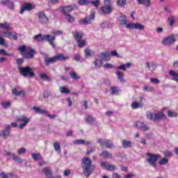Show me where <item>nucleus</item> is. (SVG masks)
<instances>
[{"instance_id":"nucleus-49","label":"nucleus","mask_w":178,"mask_h":178,"mask_svg":"<svg viewBox=\"0 0 178 178\" xmlns=\"http://www.w3.org/2000/svg\"><path fill=\"white\" fill-rule=\"evenodd\" d=\"M43 37H44V35H42L41 34H38L33 37V40H34V41H38V42H40V41H43L42 40Z\"/></svg>"},{"instance_id":"nucleus-11","label":"nucleus","mask_w":178,"mask_h":178,"mask_svg":"<svg viewBox=\"0 0 178 178\" xmlns=\"http://www.w3.org/2000/svg\"><path fill=\"white\" fill-rule=\"evenodd\" d=\"M97 143L100 145L101 147H106V148L112 149L114 147L113 143L108 139L102 140L99 138L97 140Z\"/></svg>"},{"instance_id":"nucleus-47","label":"nucleus","mask_w":178,"mask_h":178,"mask_svg":"<svg viewBox=\"0 0 178 178\" xmlns=\"http://www.w3.org/2000/svg\"><path fill=\"white\" fill-rule=\"evenodd\" d=\"M54 148L58 154H60V145L58 143H54Z\"/></svg>"},{"instance_id":"nucleus-39","label":"nucleus","mask_w":178,"mask_h":178,"mask_svg":"<svg viewBox=\"0 0 178 178\" xmlns=\"http://www.w3.org/2000/svg\"><path fill=\"white\" fill-rule=\"evenodd\" d=\"M85 120L87 123H94V122H95V118L92 115H88L85 118Z\"/></svg>"},{"instance_id":"nucleus-51","label":"nucleus","mask_w":178,"mask_h":178,"mask_svg":"<svg viewBox=\"0 0 178 178\" xmlns=\"http://www.w3.org/2000/svg\"><path fill=\"white\" fill-rule=\"evenodd\" d=\"M116 169V167L112 164L107 165L106 166V170H107L109 172H113Z\"/></svg>"},{"instance_id":"nucleus-33","label":"nucleus","mask_w":178,"mask_h":178,"mask_svg":"<svg viewBox=\"0 0 178 178\" xmlns=\"http://www.w3.org/2000/svg\"><path fill=\"white\" fill-rule=\"evenodd\" d=\"M32 159L33 161H42V156H41V154H31Z\"/></svg>"},{"instance_id":"nucleus-20","label":"nucleus","mask_w":178,"mask_h":178,"mask_svg":"<svg viewBox=\"0 0 178 178\" xmlns=\"http://www.w3.org/2000/svg\"><path fill=\"white\" fill-rule=\"evenodd\" d=\"M73 144H74L75 145H90L91 144V142L82 139H78L74 140Z\"/></svg>"},{"instance_id":"nucleus-34","label":"nucleus","mask_w":178,"mask_h":178,"mask_svg":"<svg viewBox=\"0 0 178 178\" xmlns=\"http://www.w3.org/2000/svg\"><path fill=\"white\" fill-rule=\"evenodd\" d=\"M126 5H127V0H117V6L119 8H124Z\"/></svg>"},{"instance_id":"nucleus-18","label":"nucleus","mask_w":178,"mask_h":178,"mask_svg":"<svg viewBox=\"0 0 178 178\" xmlns=\"http://www.w3.org/2000/svg\"><path fill=\"white\" fill-rule=\"evenodd\" d=\"M1 4L4 5V6H6L8 9H15V4L13 1L10 0H1Z\"/></svg>"},{"instance_id":"nucleus-10","label":"nucleus","mask_w":178,"mask_h":178,"mask_svg":"<svg viewBox=\"0 0 178 178\" xmlns=\"http://www.w3.org/2000/svg\"><path fill=\"white\" fill-rule=\"evenodd\" d=\"M17 122H23L22 124H20L18 127L19 129H24L25 128L27 124H29V122H30V118H26V115H20L17 118Z\"/></svg>"},{"instance_id":"nucleus-35","label":"nucleus","mask_w":178,"mask_h":178,"mask_svg":"<svg viewBox=\"0 0 178 178\" xmlns=\"http://www.w3.org/2000/svg\"><path fill=\"white\" fill-rule=\"evenodd\" d=\"M99 58L103 61L106 60V59L109 58V53H108V51H104L99 55Z\"/></svg>"},{"instance_id":"nucleus-42","label":"nucleus","mask_w":178,"mask_h":178,"mask_svg":"<svg viewBox=\"0 0 178 178\" xmlns=\"http://www.w3.org/2000/svg\"><path fill=\"white\" fill-rule=\"evenodd\" d=\"M1 105L4 109H8V108H10V105H12V104L10 102H2Z\"/></svg>"},{"instance_id":"nucleus-19","label":"nucleus","mask_w":178,"mask_h":178,"mask_svg":"<svg viewBox=\"0 0 178 178\" xmlns=\"http://www.w3.org/2000/svg\"><path fill=\"white\" fill-rule=\"evenodd\" d=\"M118 23L120 26H126L127 27V19L126 18V15H120L117 20Z\"/></svg>"},{"instance_id":"nucleus-21","label":"nucleus","mask_w":178,"mask_h":178,"mask_svg":"<svg viewBox=\"0 0 178 178\" xmlns=\"http://www.w3.org/2000/svg\"><path fill=\"white\" fill-rule=\"evenodd\" d=\"M42 172L43 175L46 176L47 178L52 177V170L49 167L44 168L42 170Z\"/></svg>"},{"instance_id":"nucleus-9","label":"nucleus","mask_w":178,"mask_h":178,"mask_svg":"<svg viewBox=\"0 0 178 178\" xmlns=\"http://www.w3.org/2000/svg\"><path fill=\"white\" fill-rule=\"evenodd\" d=\"M38 19L40 24H48L49 23V18L47 17L44 11H40L37 13Z\"/></svg>"},{"instance_id":"nucleus-30","label":"nucleus","mask_w":178,"mask_h":178,"mask_svg":"<svg viewBox=\"0 0 178 178\" xmlns=\"http://www.w3.org/2000/svg\"><path fill=\"white\" fill-rule=\"evenodd\" d=\"M169 74L170 76H172V80H173L174 81H177V83H178V73L171 70L169 72Z\"/></svg>"},{"instance_id":"nucleus-15","label":"nucleus","mask_w":178,"mask_h":178,"mask_svg":"<svg viewBox=\"0 0 178 178\" xmlns=\"http://www.w3.org/2000/svg\"><path fill=\"white\" fill-rule=\"evenodd\" d=\"M95 17V13L92 12L89 17H86L83 19H80L79 24H85V25L90 24L91 23V20H94Z\"/></svg>"},{"instance_id":"nucleus-53","label":"nucleus","mask_w":178,"mask_h":178,"mask_svg":"<svg viewBox=\"0 0 178 178\" xmlns=\"http://www.w3.org/2000/svg\"><path fill=\"white\" fill-rule=\"evenodd\" d=\"M65 19H67L69 23H73L74 22V17L70 15V14L65 15Z\"/></svg>"},{"instance_id":"nucleus-64","label":"nucleus","mask_w":178,"mask_h":178,"mask_svg":"<svg viewBox=\"0 0 178 178\" xmlns=\"http://www.w3.org/2000/svg\"><path fill=\"white\" fill-rule=\"evenodd\" d=\"M0 45H3L4 47H8V43L5 42V39L0 37Z\"/></svg>"},{"instance_id":"nucleus-45","label":"nucleus","mask_w":178,"mask_h":178,"mask_svg":"<svg viewBox=\"0 0 178 178\" xmlns=\"http://www.w3.org/2000/svg\"><path fill=\"white\" fill-rule=\"evenodd\" d=\"M60 92L61 94H70V90L66 88L65 86L60 87Z\"/></svg>"},{"instance_id":"nucleus-56","label":"nucleus","mask_w":178,"mask_h":178,"mask_svg":"<svg viewBox=\"0 0 178 178\" xmlns=\"http://www.w3.org/2000/svg\"><path fill=\"white\" fill-rule=\"evenodd\" d=\"M175 16H172L168 18V23L170 27H172L175 24Z\"/></svg>"},{"instance_id":"nucleus-55","label":"nucleus","mask_w":178,"mask_h":178,"mask_svg":"<svg viewBox=\"0 0 178 178\" xmlns=\"http://www.w3.org/2000/svg\"><path fill=\"white\" fill-rule=\"evenodd\" d=\"M5 155L8 157V158H11L12 159H14L16 156V154H15V153H12V152H6L5 153Z\"/></svg>"},{"instance_id":"nucleus-43","label":"nucleus","mask_w":178,"mask_h":178,"mask_svg":"<svg viewBox=\"0 0 178 178\" xmlns=\"http://www.w3.org/2000/svg\"><path fill=\"white\" fill-rule=\"evenodd\" d=\"M78 3L81 6H87V5H90V1L88 0H79Z\"/></svg>"},{"instance_id":"nucleus-25","label":"nucleus","mask_w":178,"mask_h":178,"mask_svg":"<svg viewBox=\"0 0 178 178\" xmlns=\"http://www.w3.org/2000/svg\"><path fill=\"white\" fill-rule=\"evenodd\" d=\"M130 66H131V63H127L125 65H120L119 66L115 67V69L122 70L123 72H126L127 69L130 68Z\"/></svg>"},{"instance_id":"nucleus-46","label":"nucleus","mask_w":178,"mask_h":178,"mask_svg":"<svg viewBox=\"0 0 178 178\" xmlns=\"http://www.w3.org/2000/svg\"><path fill=\"white\" fill-rule=\"evenodd\" d=\"M8 38L10 40H13L14 41H17V33H16L15 32H11Z\"/></svg>"},{"instance_id":"nucleus-60","label":"nucleus","mask_w":178,"mask_h":178,"mask_svg":"<svg viewBox=\"0 0 178 178\" xmlns=\"http://www.w3.org/2000/svg\"><path fill=\"white\" fill-rule=\"evenodd\" d=\"M14 161L17 162V163H23V159L20 158L19 156L16 155L15 157H14Z\"/></svg>"},{"instance_id":"nucleus-24","label":"nucleus","mask_w":178,"mask_h":178,"mask_svg":"<svg viewBox=\"0 0 178 178\" xmlns=\"http://www.w3.org/2000/svg\"><path fill=\"white\" fill-rule=\"evenodd\" d=\"M136 126H138L139 129L140 130H143V131H147L149 130V127L147 126V124H145L144 122H138L136 123Z\"/></svg>"},{"instance_id":"nucleus-52","label":"nucleus","mask_w":178,"mask_h":178,"mask_svg":"<svg viewBox=\"0 0 178 178\" xmlns=\"http://www.w3.org/2000/svg\"><path fill=\"white\" fill-rule=\"evenodd\" d=\"M91 55H92V51H91L90 49H85L86 58H90Z\"/></svg>"},{"instance_id":"nucleus-4","label":"nucleus","mask_w":178,"mask_h":178,"mask_svg":"<svg viewBox=\"0 0 178 178\" xmlns=\"http://www.w3.org/2000/svg\"><path fill=\"white\" fill-rule=\"evenodd\" d=\"M113 10V3L112 0H104V6L100 8L103 15H111Z\"/></svg>"},{"instance_id":"nucleus-50","label":"nucleus","mask_w":178,"mask_h":178,"mask_svg":"<svg viewBox=\"0 0 178 178\" xmlns=\"http://www.w3.org/2000/svg\"><path fill=\"white\" fill-rule=\"evenodd\" d=\"M89 3H91V5L95 6V8H98L101 3V1L99 0H96L93 1H89Z\"/></svg>"},{"instance_id":"nucleus-22","label":"nucleus","mask_w":178,"mask_h":178,"mask_svg":"<svg viewBox=\"0 0 178 178\" xmlns=\"http://www.w3.org/2000/svg\"><path fill=\"white\" fill-rule=\"evenodd\" d=\"M74 38L76 41H79V40H83V33L79 32L78 31H74L72 32Z\"/></svg>"},{"instance_id":"nucleus-8","label":"nucleus","mask_w":178,"mask_h":178,"mask_svg":"<svg viewBox=\"0 0 178 178\" xmlns=\"http://www.w3.org/2000/svg\"><path fill=\"white\" fill-rule=\"evenodd\" d=\"M163 45H165L170 47V45H173L175 42H176V36L175 35H170L164 38L162 40Z\"/></svg>"},{"instance_id":"nucleus-23","label":"nucleus","mask_w":178,"mask_h":178,"mask_svg":"<svg viewBox=\"0 0 178 178\" xmlns=\"http://www.w3.org/2000/svg\"><path fill=\"white\" fill-rule=\"evenodd\" d=\"M99 155L105 159H112L113 158V155L106 150L102 152Z\"/></svg>"},{"instance_id":"nucleus-27","label":"nucleus","mask_w":178,"mask_h":178,"mask_svg":"<svg viewBox=\"0 0 178 178\" xmlns=\"http://www.w3.org/2000/svg\"><path fill=\"white\" fill-rule=\"evenodd\" d=\"M122 146L124 149H127V148H131V147H133V145L131 143V141L124 139L122 140Z\"/></svg>"},{"instance_id":"nucleus-38","label":"nucleus","mask_w":178,"mask_h":178,"mask_svg":"<svg viewBox=\"0 0 178 178\" xmlns=\"http://www.w3.org/2000/svg\"><path fill=\"white\" fill-rule=\"evenodd\" d=\"M70 76L73 79V80H80V76L77 75V73L74 71L70 72Z\"/></svg>"},{"instance_id":"nucleus-31","label":"nucleus","mask_w":178,"mask_h":178,"mask_svg":"<svg viewBox=\"0 0 178 178\" xmlns=\"http://www.w3.org/2000/svg\"><path fill=\"white\" fill-rule=\"evenodd\" d=\"M115 74L118 76V79L120 83H126L124 78H123V73L120 71H116Z\"/></svg>"},{"instance_id":"nucleus-48","label":"nucleus","mask_w":178,"mask_h":178,"mask_svg":"<svg viewBox=\"0 0 178 178\" xmlns=\"http://www.w3.org/2000/svg\"><path fill=\"white\" fill-rule=\"evenodd\" d=\"M76 42L79 48H83V47H86V40L80 39L79 40H76Z\"/></svg>"},{"instance_id":"nucleus-41","label":"nucleus","mask_w":178,"mask_h":178,"mask_svg":"<svg viewBox=\"0 0 178 178\" xmlns=\"http://www.w3.org/2000/svg\"><path fill=\"white\" fill-rule=\"evenodd\" d=\"M102 62H104L103 60H102V59H96L94 61V65L95 66V67H101V66H102Z\"/></svg>"},{"instance_id":"nucleus-16","label":"nucleus","mask_w":178,"mask_h":178,"mask_svg":"<svg viewBox=\"0 0 178 178\" xmlns=\"http://www.w3.org/2000/svg\"><path fill=\"white\" fill-rule=\"evenodd\" d=\"M10 136V125H7L5 129L0 131V137H3L4 138H8Z\"/></svg>"},{"instance_id":"nucleus-59","label":"nucleus","mask_w":178,"mask_h":178,"mask_svg":"<svg viewBox=\"0 0 178 178\" xmlns=\"http://www.w3.org/2000/svg\"><path fill=\"white\" fill-rule=\"evenodd\" d=\"M0 55H3L4 56H12V54L6 53V51L3 49H0Z\"/></svg>"},{"instance_id":"nucleus-58","label":"nucleus","mask_w":178,"mask_h":178,"mask_svg":"<svg viewBox=\"0 0 178 178\" xmlns=\"http://www.w3.org/2000/svg\"><path fill=\"white\" fill-rule=\"evenodd\" d=\"M159 165H168V163H169V160L164 158V159H162L161 161H159Z\"/></svg>"},{"instance_id":"nucleus-29","label":"nucleus","mask_w":178,"mask_h":178,"mask_svg":"<svg viewBox=\"0 0 178 178\" xmlns=\"http://www.w3.org/2000/svg\"><path fill=\"white\" fill-rule=\"evenodd\" d=\"M63 13L65 16L70 15L69 13L73 10V7L72 6H68L63 8Z\"/></svg>"},{"instance_id":"nucleus-7","label":"nucleus","mask_w":178,"mask_h":178,"mask_svg":"<svg viewBox=\"0 0 178 178\" xmlns=\"http://www.w3.org/2000/svg\"><path fill=\"white\" fill-rule=\"evenodd\" d=\"M19 51L21 54H25V58H26V59H31L34 56V49L27 47L25 45L19 47Z\"/></svg>"},{"instance_id":"nucleus-1","label":"nucleus","mask_w":178,"mask_h":178,"mask_svg":"<svg viewBox=\"0 0 178 178\" xmlns=\"http://www.w3.org/2000/svg\"><path fill=\"white\" fill-rule=\"evenodd\" d=\"M92 165V161L90 158L83 157L82 159L81 166L86 177H90V175L92 173V170H91Z\"/></svg>"},{"instance_id":"nucleus-62","label":"nucleus","mask_w":178,"mask_h":178,"mask_svg":"<svg viewBox=\"0 0 178 178\" xmlns=\"http://www.w3.org/2000/svg\"><path fill=\"white\" fill-rule=\"evenodd\" d=\"M168 115L170 118H176L177 116V113H173L172 111H168Z\"/></svg>"},{"instance_id":"nucleus-3","label":"nucleus","mask_w":178,"mask_h":178,"mask_svg":"<svg viewBox=\"0 0 178 178\" xmlns=\"http://www.w3.org/2000/svg\"><path fill=\"white\" fill-rule=\"evenodd\" d=\"M18 71L23 77H35V73L33 71V68L29 65L25 67L18 66Z\"/></svg>"},{"instance_id":"nucleus-32","label":"nucleus","mask_w":178,"mask_h":178,"mask_svg":"<svg viewBox=\"0 0 178 178\" xmlns=\"http://www.w3.org/2000/svg\"><path fill=\"white\" fill-rule=\"evenodd\" d=\"M33 111H35V112H36V113H40L41 115H42V114L45 115L46 113H48V111L42 110L40 107H35H35L33 108Z\"/></svg>"},{"instance_id":"nucleus-28","label":"nucleus","mask_w":178,"mask_h":178,"mask_svg":"<svg viewBox=\"0 0 178 178\" xmlns=\"http://www.w3.org/2000/svg\"><path fill=\"white\" fill-rule=\"evenodd\" d=\"M146 66L150 72H154L156 69V63H146Z\"/></svg>"},{"instance_id":"nucleus-13","label":"nucleus","mask_w":178,"mask_h":178,"mask_svg":"<svg viewBox=\"0 0 178 178\" xmlns=\"http://www.w3.org/2000/svg\"><path fill=\"white\" fill-rule=\"evenodd\" d=\"M55 40H56V38L51 35H43L42 37V41H47L49 45H51L54 49L56 48L55 43H54V41H55Z\"/></svg>"},{"instance_id":"nucleus-12","label":"nucleus","mask_w":178,"mask_h":178,"mask_svg":"<svg viewBox=\"0 0 178 178\" xmlns=\"http://www.w3.org/2000/svg\"><path fill=\"white\" fill-rule=\"evenodd\" d=\"M34 9H35V5L31 3H25L22 6L19 13L21 15H23V13H24L26 10L27 12H31V10H33Z\"/></svg>"},{"instance_id":"nucleus-17","label":"nucleus","mask_w":178,"mask_h":178,"mask_svg":"<svg viewBox=\"0 0 178 178\" xmlns=\"http://www.w3.org/2000/svg\"><path fill=\"white\" fill-rule=\"evenodd\" d=\"M143 99H144V97H140L139 102H132L131 105L132 109H138L140 108H143L144 106V104H143Z\"/></svg>"},{"instance_id":"nucleus-37","label":"nucleus","mask_w":178,"mask_h":178,"mask_svg":"<svg viewBox=\"0 0 178 178\" xmlns=\"http://www.w3.org/2000/svg\"><path fill=\"white\" fill-rule=\"evenodd\" d=\"M13 94L16 95V97H20V95L24 96V91H19L16 88L13 89Z\"/></svg>"},{"instance_id":"nucleus-5","label":"nucleus","mask_w":178,"mask_h":178,"mask_svg":"<svg viewBox=\"0 0 178 178\" xmlns=\"http://www.w3.org/2000/svg\"><path fill=\"white\" fill-rule=\"evenodd\" d=\"M147 118L149 120H152V122H159V120H162V119H166V115L162 112L157 113H149L147 114Z\"/></svg>"},{"instance_id":"nucleus-26","label":"nucleus","mask_w":178,"mask_h":178,"mask_svg":"<svg viewBox=\"0 0 178 178\" xmlns=\"http://www.w3.org/2000/svg\"><path fill=\"white\" fill-rule=\"evenodd\" d=\"M139 5H144L145 8H149L151 6V0H136Z\"/></svg>"},{"instance_id":"nucleus-63","label":"nucleus","mask_w":178,"mask_h":178,"mask_svg":"<svg viewBox=\"0 0 178 178\" xmlns=\"http://www.w3.org/2000/svg\"><path fill=\"white\" fill-rule=\"evenodd\" d=\"M26 148H21L17 150V154L18 155H23V154H26Z\"/></svg>"},{"instance_id":"nucleus-2","label":"nucleus","mask_w":178,"mask_h":178,"mask_svg":"<svg viewBox=\"0 0 178 178\" xmlns=\"http://www.w3.org/2000/svg\"><path fill=\"white\" fill-rule=\"evenodd\" d=\"M69 59H70V57L65 56V54H60L51 58H46L44 59V63L46 66H49L51 63H56V62H58V61L65 62V60H69Z\"/></svg>"},{"instance_id":"nucleus-44","label":"nucleus","mask_w":178,"mask_h":178,"mask_svg":"<svg viewBox=\"0 0 178 178\" xmlns=\"http://www.w3.org/2000/svg\"><path fill=\"white\" fill-rule=\"evenodd\" d=\"M40 77L44 81H51V78L47 75V74H41L40 75Z\"/></svg>"},{"instance_id":"nucleus-57","label":"nucleus","mask_w":178,"mask_h":178,"mask_svg":"<svg viewBox=\"0 0 178 178\" xmlns=\"http://www.w3.org/2000/svg\"><path fill=\"white\" fill-rule=\"evenodd\" d=\"M10 33L11 32L9 31H3L1 33V35H3V37H6V38H9V37H10Z\"/></svg>"},{"instance_id":"nucleus-40","label":"nucleus","mask_w":178,"mask_h":178,"mask_svg":"<svg viewBox=\"0 0 178 178\" xmlns=\"http://www.w3.org/2000/svg\"><path fill=\"white\" fill-rule=\"evenodd\" d=\"M110 91L111 92V95H118L119 94V90L116 86H113L110 88Z\"/></svg>"},{"instance_id":"nucleus-61","label":"nucleus","mask_w":178,"mask_h":178,"mask_svg":"<svg viewBox=\"0 0 178 178\" xmlns=\"http://www.w3.org/2000/svg\"><path fill=\"white\" fill-rule=\"evenodd\" d=\"M24 63V58H17L16 60V63L17 65H18V66H22Z\"/></svg>"},{"instance_id":"nucleus-14","label":"nucleus","mask_w":178,"mask_h":178,"mask_svg":"<svg viewBox=\"0 0 178 178\" xmlns=\"http://www.w3.org/2000/svg\"><path fill=\"white\" fill-rule=\"evenodd\" d=\"M127 29L143 31L145 26L140 23H129L127 25Z\"/></svg>"},{"instance_id":"nucleus-36","label":"nucleus","mask_w":178,"mask_h":178,"mask_svg":"<svg viewBox=\"0 0 178 178\" xmlns=\"http://www.w3.org/2000/svg\"><path fill=\"white\" fill-rule=\"evenodd\" d=\"M0 28L4 29V30H7V31L12 30V28H10V26L9 25V23H8V22L0 24Z\"/></svg>"},{"instance_id":"nucleus-54","label":"nucleus","mask_w":178,"mask_h":178,"mask_svg":"<svg viewBox=\"0 0 178 178\" xmlns=\"http://www.w3.org/2000/svg\"><path fill=\"white\" fill-rule=\"evenodd\" d=\"M51 34H53V35H62V34H63V31L60 30H53L51 31Z\"/></svg>"},{"instance_id":"nucleus-6","label":"nucleus","mask_w":178,"mask_h":178,"mask_svg":"<svg viewBox=\"0 0 178 178\" xmlns=\"http://www.w3.org/2000/svg\"><path fill=\"white\" fill-rule=\"evenodd\" d=\"M147 162L149 165L153 168H156V161L161 158L160 154H154L151 152H147Z\"/></svg>"}]
</instances>
